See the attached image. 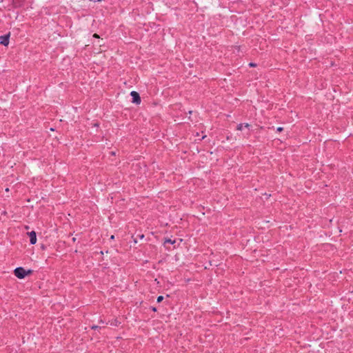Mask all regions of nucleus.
I'll use <instances>...</instances> for the list:
<instances>
[{
  "mask_svg": "<svg viewBox=\"0 0 353 353\" xmlns=\"http://www.w3.org/2000/svg\"><path fill=\"white\" fill-rule=\"evenodd\" d=\"M97 1H101V0H97Z\"/></svg>",
  "mask_w": 353,
  "mask_h": 353,
  "instance_id": "17",
  "label": "nucleus"
},
{
  "mask_svg": "<svg viewBox=\"0 0 353 353\" xmlns=\"http://www.w3.org/2000/svg\"><path fill=\"white\" fill-rule=\"evenodd\" d=\"M9 37L10 34H6L1 37V41L0 43L6 46L9 43Z\"/></svg>",
  "mask_w": 353,
  "mask_h": 353,
  "instance_id": "4",
  "label": "nucleus"
},
{
  "mask_svg": "<svg viewBox=\"0 0 353 353\" xmlns=\"http://www.w3.org/2000/svg\"><path fill=\"white\" fill-rule=\"evenodd\" d=\"M134 243H137V241L136 239L134 240Z\"/></svg>",
  "mask_w": 353,
  "mask_h": 353,
  "instance_id": "16",
  "label": "nucleus"
},
{
  "mask_svg": "<svg viewBox=\"0 0 353 353\" xmlns=\"http://www.w3.org/2000/svg\"><path fill=\"white\" fill-rule=\"evenodd\" d=\"M130 96L132 98V102L136 104H140L141 103V97L139 96V94L136 91H132L130 92Z\"/></svg>",
  "mask_w": 353,
  "mask_h": 353,
  "instance_id": "2",
  "label": "nucleus"
},
{
  "mask_svg": "<svg viewBox=\"0 0 353 353\" xmlns=\"http://www.w3.org/2000/svg\"><path fill=\"white\" fill-rule=\"evenodd\" d=\"M249 65H250V67H254V66H256V64H255V63H249Z\"/></svg>",
  "mask_w": 353,
  "mask_h": 353,
  "instance_id": "11",
  "label": "nucleus"
},
{
  "mask_svg": "<svg viewBox=\"0 0 353 353\" xmlns=\"http://www.w3.org/2000/svg\"><path fill=\"white\" fill-rule=\"evenodd\" d=\"M14 273L17 278L23 279L26 276L32 273V270H26L22 267H19L14 270Z\"/></svg>",
  "mask_w": 353,
  "mask_h": 353,
  "instance_id": "1",
  "label": "nucleus"
},
{
  "mask_svg": "<svg viewBox=\"0 0 353 353\" xmlns=\"http://www.w3.org/2000/svg\"><path fill=\"white\" fill-rule=\"evenodd\" d=\"M28 236H30V244L34 245L37 242V234L34 231H31L30 232L28 233Z\"/></svg>",
  "mask_w": 353,
  "mask_h": 353,
  "instance_id": "3",
  "label": "nucleus"
},
{
  "mask_svg": "<svg viewBox=\"0 0 353 353\" xmlns=\"http://www.w3.org/2000/svg\"><path fill=\"white\" fill-rule=\"evenodd\" d=\"M99 327L98 325H92V326L91 327V328H92V329H93V330L97 329V328H99Z\"/></svg>",
  "mask_w": 353,
  "mask_h": 353,
  "instance_id": "10",
  "label": "nucleus"
},
{
  "mask_svg": "<svg viewBox=\"0 0 353 353\" xmlns=\"http://www.w3.org/2000/svg\"><path fill=\"white\" fill-rule=\"evenodd\" d=\"M176 242L175 240H172L171 239H165V241H164V244L165 245L166 243H170V244H174Z\"/></svg>",
  "mask_w": 353,
  "mask_h": 353,
  "instance_id": "5",
  "label": "nucleus"
},
{
  "mask_svg": "<svg viewBox=\"0 0 353 353\" xmlns=\"http://www.w3.org/2000/svg\"><path fill=\"white\" fill-rule=\"evenodd\" d=\"M100 323H104V322H103V320H101V321H100Z\"/></svg>",
  "mask_w": 353,
  "mask_h": 353,
  "instance_id": "15",
  "label": "nucleus"
},
{
  "mask_svg": "<svg viewBox=\"0 0 353 353\" xmlns=\"http://www.w3.org/2000/svg\"><path fill=\"white\" fill-rule=\"evenodd\" d=\"M243 124H244V125H243V127L247 128H248V129L250 128V124H248V123H243Z\"/></svg>",
  "mask_w": 353,
  "mask_h": 353,
  "instance_id": "8",
  "label": "nucleus"
},
{
  "mask_svg": "<svg viewBox=\"0 0 353 353\" xmlns=\"http://www.w3.org/2000/svg\"><path fill=\"white\" fill-rule=\"evenodd\" d=\"M283 128L282 127H279V128H277L276 131L281 132V131H283Z\"/></svg>",
  "mask_w": 353,
  "mask_h": 353,
  "instance_id": "9",
  "label": "nucleus"
},
{
  "mask_svg": "<svg viewBox=\"0 0 353 353\" xmlns=\"http://www.w3.org/2000/svg\"><path fill=\"white\" fill-rule=\"evenodd\" d=\"M243 125H244V124H243V123H239V124L237 125L236 129H237L238 130H243Z\"/></svg>",
  "mask_w": 353,
  "mask_h": 353,
  "instance_id": "6",
  "label": "nucleus"
},
{
  "mask_svg": "<svg viewBox=\"0 0 353 353\" xmlns=\"http://www.w3.org/2000/svg\"><path fill=\"white\" fill-rule=\"evenodd\" d=\"M163 300V296H159L157 297V301L158 303H160Z\"/></svg>",
  "mask_w": 353,
  "mask_h": 353,
  "instance_id": "7",
  "label": "nucleus"
},
{
  "mask_svg": "<svg viewBox=\"0 0 353 353\" xmlns=\"http://www.w3.org/2000/svg\"><path fill=\"white\" fill-rule=\"evenodd\" d=\"M93 37H95V38H99V35H98L97 34H94L93 35Z\"/></svg>",
  "mask_w": 353,
  "mask_h": 353,
  "instance_id": "14",
  "label": "nucleus"
},
{
  "mask_svg": "<svg viewBox=\"0 0 353 353\" xmlns=\"http://www.w3.org/2000/svg\"><path fill=\"white\" fill-rule=\"evenodd\" d=\"M152 310L153 312H156V311H157V308H156L155 307H152Z\"/></svg>",
  "mask_w": 353,
  "mask_h": 353,
  "instance_id": "13",
  "label": "nucleus"
},
{
  "mask_svg": "<svg viewBox=\"0 0 353 353\" xmlns=\"http://www.w3.org/2000/svg\"><path fill=\"white\" fill-rule=\"evenodd\" d=\"M138 236L139 237V239H142L144 238V235L143 234H140V235H138Z\"/></svg>",
  "mask_w": 353,
  "mask_h": 353,
  "instance_id": "12",
  "label": "nucleus"
}]
</instances>
